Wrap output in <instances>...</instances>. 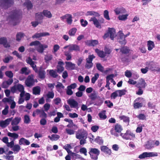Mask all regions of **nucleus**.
I'll return each instance as SVG.
<instances>
[{"instance_id":"1","label":"nucleus","mask_w":160,"mask_h":160,"mask_svg":"<svg viewBox=\"0 0 160 160\" xmlns=\"http://www.w3.org/2000/svg\"><path fill=\"white\" fill-rule=\"evenodd\" d=\"M22 14V12L20 10H13L10 13V15L8 18L7 20L10 22L13 23V25H15L16 21L19 18Z\"/></svg>"},{"instance_id":"2","label":"nucleus","mask_w":160,"mask_h":160,"mask_svg":"<svg viewBox=\"0 0 160 160\" xmlns=\"http://www.w3.org/2000/svg\"><path fill=\"white\" fill-rule=\"evenodd\" d=\"M30 46H34L37 51L39 53L43 52L44 49L48 48V46L46 44L43 45L38 41L32 42L30 44Z\"/></svg>"},{"instance_id":"3","label":"nucleus","mask_w":160,"mask_h":160,"mask_svg":"<svg viewBox=\"0 0 160 160\" xmlns=\"http://www.w3.org/2000/svg\"><path fill=\"white\" fill-rule=\"evenodd\" d=\"M130 33L128 32V34L125 35L122 31H120L117 34L118 38V41L121 45H125L126 43V41L125 38L130 35Z\"/></svg>"},{"instance_id":"4","label":"nucleus","mask_w":160,"mask_h":160,"mask_svg":"<svg viewBox=\"0 0 160 160\" xmlns=\"http://www.w3.org/2000/svg\"><path fill=\"white\" fill-rule=\"evenodd\" d=\"M24 88L23 86L21 84L15 85L11 88V91L12 93H17L18 91L20 93H23L24 91Z\"/></svg>"},{"instance_id":"5","label":"nucleus","mask_w":160,"mask_h":160,"mask_svg":"<svg viewBox=\"0 0 160 160\" xmlns=\"http://www.w3.org/2000/svg\"><path fill=\"white\" fill-rule=\"evenodd\" d=\"M100 151L96 148H91L89 152L91 158L94 160H97L98 157L100 154Z\"/></svg>"},{"instance_id":"6","label":"nucleus","mask_w":160,"mask_h":160,"mask_svg":"<svg viewBox=\"0 0 160 160\" xmlns=\"http://www.w3.org/2000/svg\"><path fill=\"white\" fill-rule=\"evenodd\" d=\"M120 136L124 139L126 140H131L135 138V135L130 131L127 130L125 133H121Z\"/></svg>"},{"instance_id":"7","label":"nucleus","mask_w":160,"mask_h":160,"mask_svg":"<svg viewBox=\"0 0 160 160\" xmlns=\"http://www.w3.org/2000/svg\"><path fill=\"white\" fill-rule=\"evenodd\" d=\"M122 130V126L120 125L117 124L115 125L114 129L112 128L111 129L110 132L112 135L118 137V135L117 132H120Z\"/></svg>"},{"instance_id":"8","label":"nucleus","mask_w":160,"mask_h":160,"mask_svg":"<svg viewBox=\"0 0 160 160\" xmlns=\"http://www.w3.org/2000/svg\"><path fill=\"white\" fill-rule=\"evenodd\" d=\"M76 137L77 139H79L87 138V132L83 129L78 130L76 133Z\"/></svg>"},{"instance_id":"9","label":"nucleus","mask_w":160,"mask_h":160,"mask_svg":"<svg viewBox=\"0 0 160 160\" xmlns=\"http://www.w3.org/2000/svg\"><path fill=\"white\" fill-rule=\"evenodd\" d=\"M110 36V38L112 40H113L114 38L116 36L115 29L113 28H109L108 32L105 34L103 36L104 39H106L107 38Z\"/></svg>"},{"instance_id":"10","label":"nucleus","mask_w":160,"mask_h":160,"mask_svg":"<svg viewBox=\"0 0 160 160\" xmlns=\"http://www.w3.org/2000/svg\"><path fill=\"white\" fill-rule=\"evenodd\" d=\"M95 57L93 55H90L86 59V63L85 67L86 68L89 69L92 68L93 65L92 61L95 58Z\"/></svg>"},{"instance_id":"11","label":"nucleus","mask_w":160,"mask_h":160,"mask_svg":"<svg viewBox=\"0 0 160 160\" xmlns=\"http://www.w3.org/2000/svg\"><path fill=\"white\" fill-rule=\"evenodd\" d=\"M143 100L142 98H137L134 101L133 107L135 109H138L141 108L143 104L142 101Z\"/></svg>"},{"instance_id":"12","label":"nucleus","mask_w":160,"mask_h":160,"mask_svg":"<svg viewBox=\"0 0 160 160\" xmlns=\"http://www.w3.org/2000/svg\"><path fill=\"white\" fill-rule=\"evenodd\" d=\"M35 80L34 79V75H29L25 82L26 85L30 87L34 85Z\"/></svg>"},{"instance_id":"13","label":"nucleus","mask_w":160,"mask_h":160,"mask_svg":"<svg viewBox=\"0 0 160 160\" xmlns=\"http://www.w3.org/2000/svg\"><path fill=\"white\" fill-rule=\"evenodd\" d=\"M67 103L70 105L71 108H77L78 107V103L73 99H69L67 101Z\"/></svg>"},{"instance_id":"14","label":"nucleus","mask_w":160,"mask_h":160,"mask_svg":"<svg viewBox=\"0 0 160 160\" xmlns=\"http://www.w3.org/2000/svg\"><path fill=\"white\" fill-rule=\"evenodd\" d=\"M60 18L63 21H64V19H66L67 23L69 24H71L72 21V16L71 15L69 14H67L61 17Z\"/></svg>"},{"instance_id":"15","label":"nucleus","mask_w":160,"mask_h":160,"mask_svg":"<svg viewBox=\"0 0 160 160\" xmlns=\"http://www.w3.org/2000/svg\"><path fill=\"white\" fill-rule=\"evenodd\" d=\"M12 118H8L3 121L2 120L0 121V126L2 128H4L7 126L12 121Z\"/></svg>"},{"instance_id":"16","label":"nucleus","mask_w":160,"mask_h":160,"mask_svg":"<svg viewBox=\"0 0 160 160\" xmlns=\"http://www.w3.org/2000/svg\"><path fill=\"white\" fill-rule=\"evenodd\" d=\"M1 1L0 2L2 3L1 7L5 9L11 6L13 3V1Z\"/></svg>"},{"instance_id":"17","label":"nucleus","mask_w":160,"mask_h":160,"mask_svg":"<svg viewBox=\"0 0 160 160\" xmlns=\"http://www.w3.org/2000/svg\"><path fill=\"white\" fill-rule=\"evenodd\" d=\"M116 15L125 14L127 12L125 9L122 7H118L114 10Z\"/></svg>"},{"instance_id":"18","label":"nucleus","mask_w":160,"mask_h":160,"mask_svg":"<svg viewBox=\"0 0 160 160\" xmlns=\"http://www.w3.org/2000/svg\"><path fill=\"white\" fill-rule=\"evenodd\" d=\"M146 85V83L144 80L142 78H141L139 80V82L136 84V86L138 88H144Z\"/></svg>"},{"instance_id":"19","label":"nucleus","mask_w":160,"mask_h":160,"mask_svg":"<svg viewBox=\"0 0 160 160\" xmlns=\"http://www.w3.org/2000/svg\"><path fill=\"white\" fill-rule=\"evenodd\" d=\"M90 21L93 22V24L95 27L99 28H101V25L100 23L99 20H98L95 17H93L91 18L90 19Z\"/></svg>"},{"instance_id":"20","label":"nucleus","mask_w":160,"mask_h":160,"mask_svg":"<svg viewBox=\"0 0 160 160\" xmlns=\"http://www.w3.org/2000/svg\"><path fill=\"white\" fill-rule=\"evenodd\" d=\"M64 63L62 61H59L58 62V64L57 66V72L59 73L62 72L64 70L63 67Z\"/></svg>"},{"instance_id":"21","label":"nucleus","mask_w":160,"mask_h":160,"mask_svg":"<svg viewBox=\"0 0 160 160\" xmlns=\"http://www.w3.org/2000/svg\"><path fill=\"white\" fill-rule=\"evenodd\" d=\"M66 67L67 69L74 70L76 68V65L71 62H66Z\"/></svg>"},{"instance_id":"22","label":"nucleus","mask_w":160,"mask_h":160,"mask_svg":"<svg viewBox=\"0 0 160 160\" xmlns=\"http://www.w3.org/2000/svg\"><path fill=\"white\" fill-rule=\"evenodd\" d=\"M27 62L30 65L36 72H38V70L36 68V65L34 64V62L32 61L31 58H28V59L27 60Z\"/></svg>"},{"instance_id":"23","label":"nucleus","mask_w":160,"mask_h":160,"mask_svg":"<svg viewBox=\"0 0 160 160\" xmlns=\"http://www.w3.org/2000/svg\"><path fill=\"white\" fill-rule=\"evenodd\" d=\"M0 44H3L5 48L10 47L9 44L7 42L6 38L5 37H2L0 38Z\"/></svg>"},{"instance_id":"24","label":"nucleus","mask_w":160,"mask_h":160,"mask_svg":"<svg viewBox=\"0 0 160 160\" xmlns=\"http://www.w3.org/2000/svg\"><path fill=\"white\" fill-rule=\"evenodd\" d=\"M49 35V33L48 32H44L40 33H36L32 36L33 38H38L42 37H44Z\"/></svg>"},{"instance_id":"25","label":"nucleus","mask_w":160,"mask_h":160,"mask_svg":"<svg viewBox=\"0 0 160 160\" xmlns=\"http://www.w3.org/2000/svg\"><path fill=\"white\" fill-rule=\"evenodd\" d=\"M101 151L107 154L110 155L111 154V151L107 146H101L100 147Z\"/></svg>"},{"instance_id":"26","label":"nucleus","mask_w":160,"mask_h":160,"mask_svg":"<svg viewBox=\"0 0 160 160\" xmlns=\"http://www.w3.org/2000/svg\"><path fill=\"white\" fill-rule=\"evenodd\" d=\"M69 49L70 51H79V47L76 44H71L69 45Z\"/></svg>"},{"instance_id":"27","label":"nucleus","mask_w":160,"mask_h":160,"mask_svg":"<svg viewBox=\"0 0 160 160\" xmlns=\"http://www.w3.org/2000/svg\"><path fill=\"white\" fill-rule=\"evenodd\" d=\"M46 72L42 68H39L38 71L39 77L41 78H45Z\"/></svg>"},{"instance_id":"28","label":"nucleus","mask_w":160,"mask_h":160,"mask_svg":"<svg viewBox=\"0 0 160 160\" xmlns=\"http://www.w3.org/2000/svg\"><path fill=\"white\" fill-rule=\"evenodd\" d=\"M56 87L57 91L59 92H61L62 91V90L64 88V87L61 83L58 82H57Z\"/></svg>"},{"instance_id":"29","label":"nucleus","mask_w":160,"mask_h":160,"mask_svg":"<svg viewBox=\"0 0 160 160\" xmlns=\"http://www.w3.org/2000/svg\"><path fill=\"white\" fill-rule=\"evenodd\" d=\"M19 143L20 145L25 144L28 145H29L30 144V142L28 140L23 138H21L20 139Z\"/></svg>"},{"instance_id":"30","label":"nucleus","mask_w":160,"mask_h":160,"mask_svg":"<svg viewBox=\"0 0 160 160\" xmlns=\"http://www.w3.org/2000/svg\"><path fill=\"white\" fill-rule=\"evenodd\" d=\"M21 120V118L20 117H16L13 120H12L11 124L12 125H18Z\"/></svg>"},{"instance_id":"31","label":"nucleus","mask_w":160,"mask_h":160,"mask_svg":"<svg viewBox=\"0 0 160 160\" xmlns=\"http://www.w3.org/2000/svg\"><path fill=\"white\" fill-rule=\"evenodd\" d=\"M95 51L98 56L101 58H103L106 56L105 53L102 51H101L98 49H96Z\"/></svg>"},{"instance_id":"32","label":"nucleus","mask_w":160,"mask_h":160,"mask_svg":"<svg viewBox=\"0 0 160 160\" xmlns=\"http://www.w3.org/2000/svg\"><path fill=\"white\" fill-rule=\"evenodd\" d=\"M86 16H94L95 17H99L100 16V14L97 12L93 11H88L86 14Z\"/></svg>"},{"instance_id":"33","label":"nucleus","mask_w":160,"mask_h":160,"mask_svg":"<svg viewBox=\"0 0 160 160\" xmlns=\"http://www.w3.org/2000/svg\"><path fill=\"white\" fill-rule=\"evenodd\" d=\"M148 49L151 51L154 47V44L153 42L151 41H148L147 42Z\"/></svg>"},{"instance_id":"34","label":"nucleus","mask_w":160,"mask_h":160,"mask_svg":"<svg viewBox=\"0 0 160 160\" xmlns=\"http://www.w3.org/2000/svg\"><path fill=\"white\" fill-rule=\"evenodd\" d=\"M48 138L52 141L57 140L60 138L59 135L57 134H52L51 136H48Z\"/></svg>"},{"instance_id":"35","label":"nucleus","mask_w":160,"mask_h":160,"mask_svg":"<svg viewBox=\"0 0 160 160\" xmlns=\"http://www.w3.org/2000/svg\"><path fill=\"white\" fill-rule=\"evenodd\" d=\"M49 71V74L52 77L56 78L58 76V74L56 71L54 70H48L47 71Z\"/></svg>"},{"instance_id":"36","label":"nucleus","mask_w":160,"mask_h":160,"mask_svg":"<svg viewBox=\"0 0 160 160\" xmlns=\"http://www.w3.org/2000/svg\"><path fill=\"white\" fill-rule=\"evenodd\" d=\"M42 13L44 16L48 18H50L52 17V14L50 12L47 10H44Z\"/></svg>"},{"instance_id":"37","label":"nucleus","mask_w":160,"mask_h":160,"mask_svg":"<svg viewBox=\"0 0 160 160\" xmlns=\"http://www.w3.org/2000/svg\"><path fill=\"white\" fill-rule=\"evenodd\" d=\"M153 144V141H149L146 144L145 147L148 149H151L154 147Z\"/></svg>"},{"instance_id":"38","label":"nucleus","mask_w":160,"mask_h":160,"mask_svg":"<svg viewBox=\"0 0 160 160\" xmlns=\"http://www.w3.org/2000/svg\"><path fill=\"white\" fill-rule=\"evenodd\" d=\"M128 15V14L127 13L125 14L119 15L118 18L120 20L124 21L127 19V17Z\"/></svg>"},{"instance_id":"39","label":"nucleus","mask_w":160,"mask_h":160,"mask_svg":"<svg viewBox=\"0 0 160 160\" xmlns=\"http://www.w3.org/2000/svg\"><path fill=\"white\" fill-rule=\"evenodd\" d=\"M33 93L35 95H39L40 92V88L39 87H34L33 89Z\"/></svg>"},{"instance_id":"40","label":"nucleus","mask_w":160,"mask_h":160,"mask_svg":"<svg viewBox=\"0 0 160 160\" xmlns=\"http://www.w3.org/2000/svg\"><path fill=\"white\" fill-rule=\"evenodd\" d=\"M20 149L21 147L18 144L15 145L12 148V150L15 153L19 152Z\"/></svg>"},{"instance_id":"41","label":"nucleus","mask_w":160,"mask_h":160,"mask_svg":"<svg viewBox=\"0 0 160 160\" xmlns=\"http://www.w3.org/2000/svg\"><path fill=\"white\" fill-rule=\"evenodd\" d=\"M25 36L23 33L21 32L18 33L16 35V40L18 41H20Z\"/></svg>"},{"instance_id":"42","label":"nucleus","mask_w":160,"mask_h":160,"mask_svg":"<svg viewBox=\"0 0 160 160\" xmlns=\"http://www.w3.org/2000/svg\"><path fill=\"white\" fill-rule=\"evenodd\" d=\"M146 65L147 66V67L148 69L153 70V66H154V63L152 62H147Z\"/></svg>"},{"instance_id":"43","label":"nucleus","mask_w":160,"mask_h":160,"mask_svg":"<svg viewBox=\"0 0 160 160\" xmlns=\"http://www.w3.org/2000/svg\"><path fill=\"white\" fill-rule=\"evenodd\" d=\"M105 111H103L99 113L98 115L101 119H105L107 118V116L105 114Z\"/></svg>"},{"instance_id":"44","label":"nucleus","mask_w":160,"mask_h":160,"mask_svg":"<svg viewBox=\"0 0 160 160\" xmlns=\"http://www.w3.org/2000/svg\"><path fill=\"white\" fill-rule=\"evenodd\" d=\"M117 92L118 93V96L121 97L126 94L127 91L126 90L123 89L117 90Z\"/></svg>"},{"instance_id":"45","label":"nucleus","mask_w":160,"mask_h":160,"mask_svg":"<svg viewBox=\"0 0 160 160\" xmlns=\"http://www.w3.org/2000/svg\"><path fill=\"white\" fill-rule=\"evenodd\" d=\"M36 18L37 20H42L43 18V15L42 12H38L35 15Z\"/></svg>"},{"instance_id":"46","label":"nucleus","mask_w":160,"mask_h":160,"mask_svg":"<svg viewBox=\"0 0 160 160\" xmlns=\"http://www.w3.org/2000/svg\"><path fill=\"white\" fill-rule=\"evenodd\" d=\"M31 121V120L29 116L27 115H25L24 116V122L26 124H29Z\"/></svg>"},{"instance_id":"47","label":"nucleus","mask_w":160,"mask_h":160,"mask_svg":"<svg viewBox=\"0 0 160 160\" xmlns=\"http://www.w3.org/2000/svg\"><path fill=\"white\" fill-rule=\"evenodd\" d=\"M24 5L28 9H31L32 6V5L30 1H26V2L24 3Z\"/></svg>"},{"instance_id":"48","label":"nucleus","mask_w":160,"mask_h":160,"mask_svg":"<svg viewBox=\"0 0 160 160\" xmlns=\"http://www.w3.org/2000/svg\"><path fill=\"white\" fill-rule=\"evenodd\" d=\"M8 135L10 137L14 139L17 138L18 137V135L16 133H12L10 132H8Z\"/></svg>"},{"instance_id":"49","label":"nucleus","mask_w":160,"mask_h":160,"mask_svg":"<svg viewBox=\"0 0 160 160\" xmlns=\"http://www.w3.org/2000/svg\"><path fill=\"white\" fill-rule=\"evenodd\" d=\"M77 31V29L75 28H73L69 30L68 34L71 36H74Z\"/></svg>"},{"instance_id":"50","label":"nucleus","mask_w":160,"mask_h":160,"mask_svg":"<svg viewBox=\"0 0 160 160\" xmlns=\"http://www.w3.org/2000/svg\"><path fill=\"white\" fill-rule=\"evenodd\" d=\"M95 141L100 145H101L103 143V140L101 137H99L96 138L95 139Z\"/></svg>"},{"instance_id":"51","label":"nucleus","mask_w":160,"mask_h":160,"mask_svg":"<svg viewBox=\"0 0 160 160\" xmlns=\"http://www.w3.org/2000/svg\"><path fill=\"white\" fill-rule=\"evenodd\" d=\"M54 96V94L53 91H49L46 94L48 98H53Z\"/></svg>"},{"instance_id":"52","label":"nucleus","mask_w":160,"mask_h":160,"mask_svg":"<svg viewBox=\"0 0 160 160\" xmlns=\"http://www.w3.org/2000/svg\"><path fill=\"white\" fill-rule=\"evenodd\" d=\"M113 77L114 75L113 74H110L108 76L106 77V81L109 82V81H110L111 82L113 81L115 83V81L113 79Z\"/></svg>"},{"instance_id":"53","label":"nucleus","mask_w":160,"mask_h":160,"mask_svg":"<svg viewBox=\"0 0 160 160\" xmlns=\"http://www.w3.org/2000/svg\"><path fill=\"white\" fill-rule=\"evenodd\" d=\"M23 96L24 98L26 101L29 100L30 98V94L28 93H25V91L23 92Z\"/></svg>"},{"instance_id":"54","label":"nucleus","mask_w":160,"mask_h":160,"mask_svg":"<svg viewBox=\"0 0 160 160\" xmlns=\"http://www.w3.org/2000/svg\"><path fill=\"white\" fill-rule=\"evenodd\" d=\"M20 73L21 74H24L25 75H28L29 74V72L26 67L22 68L20 71Z\"/></svg>"},{"instance_id":"55","label":"nucleus","mask_w":160,"mask_h":160,"mask_svg":"<svg viewBox=\"0 0 160 160\" xmlns=\"http://www.w3.org/2000/svg\"><path fill=\"white\" fill-rule=\"evenodd\" d=\"M20 96L18 102L19 104H21L24 102L25 100L23 98V94L22 93L20 94Z\"/></svg>"},{"instance_id":"56","label":"nucleus","mask_w":160,"mask_h":160,"mask_svg":"<svg viewBox=\"0 0 160 160\" xmlns=\"http://www.w3.org/2000/svg\"><path fill=\"white\" fill-rule=\"evenodd\" d=\"M96 67L97 69L102 72L104 71V68L100 63H97L96 64Z\"/></svg>"},{"instance_id":"57","label":"nucleus","mask_w":160,"mask_h":160,"mask_svg":"<svg viewBox=\"0 0 160 160\" xmlns=\"http://www.w3.org/2000/svg\"><path fill=\"white\" fill-rule=\"evenodd\" d=\"M9 106L8 105H5V108L2 111V113L4 115H6L8 113Z\"/></svg>"},{"instance_id":"58","label":"nucleus","mask_w":160,"mask_h":160,"mask_svg":"<svg viewBox=\"0 0 160 160\" xmlns=\"http://www.w3.org/2000/svg\"><path fill=\"white\" fill-rule=\"evenodd\" d=\"M139 158L140 159H143L146 158H148V152H144L139 155Z\"/></svg>"},{"instance_id":"59","label":"nucleus","mask_w":160,"mask_h":160,"mask_svg":"<svg viewBox=\"0 0 160 160\" xmlns=\"http://www.w3.org/2000/svg\"><path fill=\"white\" fill-rule=\"evenodd\" d=\"M99 74L98 73H96L94 76L91 79V82L92 83H94L99 78Z\"/></svg>"},{"instance_id":"60","label":"nucleus","mask_w":160,"mask_h":160,"mask_svg":"<svg viewBox=\"0 0 160 160\" xmlns=\"http://www.w3.org/2000/svg\"><path fill=\"white\" fill-rule=\"evenodd\" d=\"M119 118L121 120H123L125 122H128L129 121V118L125 116H121L119 117Z\"/></svg>"},{"instance_id":"61","label":"nucleus","mask_w":160,"mask_h":160,"mask_svg":"<svg viewBox=\"0 0 160 160\" xmlns=\"http://www.w3.org/2000/svg\"><path fill=\"white\" fill-rule=\"evenodd\" d=\"M52 58V55L48 54L45 56L44 59L46 62L51 60Z\"/></svg>"},{"instance_id":"62","label":"nucleus","mask_w":160,"mask_h":160,"mask_svg":"<svg viewBox=\"0 0 160 160\" xmlns=\"http://www.w3.org/2000/svg\"><path fill=\"white\" fill-rule=\"evenodd\" d=\"M65 130L66 133L68 135H73L75 133V131L73 129L67 128Z\"/></svg>"},{"instance_id":"63","label":"nucleus","mask_w":160,"mask_h":160,"mask_svg":"<svg viewBox=\"0 0 160 160\" xmlns=\"http://www.w3.org/2000/svg\"><path fill=\"white\" fill-rule=\"evenodd\" d=\"M5 75L10 78H12L13 76V73L11 71H7L5 72Z\"/></svg>"},{"instance_id":"64","label":"nucleus","mask_w":160,"mask_h":160,"mask_svg":"<svg viewBox=\"0 0 160 160\" xmlns=\"http://www.w3.org/2000/svg\"><path fill=\"white\" fill-rule=\"evenodd\" d=\"M120 51L122 53H127L129 52V49L126 47H123L120 49Z\"/></svg>"}]
</instances>
